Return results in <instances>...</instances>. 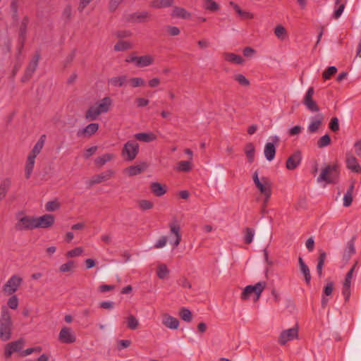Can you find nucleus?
<instances>
[{"mask_svg":"<svg viewBox=\"0 0 361 361\" xmlns=\"http://www.w3.org/2000/svg\"><path fill=\"white\" fill-rule=\"evenodd\" d=\"M13 324L8 310L3 307L0 317V339L7 341L11 339Z\"/></svg>","mask_w":361,"mask_h":361,"instance_id":"obj_1","label":"nucleus"},{"mask_svg":"<svg viewBox=\"0 0 361 361\" xmlns=\"http://www.w3.org/2000/svg\"><path fill=\"white\" fill-rule=\"evenodd\" d=\"M245 154L250 163H252L255 159V148L252 142H248L245 146Z\"/></svg>","mask_w":361,"mask_h":361,"instance_id":"obj_38","label":"nucleus"},{"mask_svg":"<svg viewBox=\"0 0 361 361\" xmlns=\"http://www.w3.org/2000/svg\"><path fill=\"white\" fill-rule=\"evenodd\" d=\"M22 282V279L16 275L12 276L4 286L3 290L8 295L15 293Z\"/></svg>","mask_w":361,"mask_h":361,"instance_id":"obj_13","label":"nucleus"},{"mask_svg":"<svg viewBox=\"0 0 361 361\" xmlns=\"http://www.w3.org/2000/svg\"><path fill=\"white\" fill-rule=\"evenodd\" d=\"M45 139H46V135H42L40 137V138L39 139V140L37 142V143L35 145L33 149L29 153V154L34 156V157H37L40 153L41 150L43 148V146H44V144L45 142Z\"/></svg>","mask_w":361,"mask_h":361,"instance_id":"obj_36","label":"nucleus"},{"mask_svg":"<svg viewBox=\"0 0 361 361\" xmlns=\"http://www.w3.org/2000/svg\"><path fill=\"white\" fill-rule=\"evenodd\" d=\"M337 72V68L335 66L328 67L322 73V78L324 80H329Z\"/></svg>","mask_w":361,"mask_h":361,"instance_id":"obj_51","label":"nucleus"},{"mask_svg":"<svg viewBox=\"0 0 361 361\" xmlns=\"http://www.w3.org/2000/svg\"><path fill=\"white\" fill-rule=\"evenodd\" d=\"M298 336V327H293L281 332L278 342L281 345H285L288 341L297 338Z\"/></svg>","mask_w":361,"mask_h":361,"instance_id":"obj_8","label":"nucleus"},{"mask_svg":"<svg viewBox=\"0 0 361 361\" xmlns=\"http://www.w3.org/2000/svg\"><path fill=\"white\" fill-rule=\"evenodd\" d=\"M23 345L24 341L22 338H20L18 341H13L6 344L4 350L5 357L6 359H8L11 357L13 353L21 351Z\"/></svg>","mask_w":361,"mask_h":361,"instance_id":"obj_12","label":"nucleus"},{"mask_svg":"<svg viewBox=\"0 0 361 361\" xmlns=\"http://www.w3.org/2000/svg\"><path fill=\"white\" fill-rule=\"evenodd\" d=\"M346 166L352 172L360 173L361 166L358 164L357 159L353 155L347 154H346Z\"/></svg>","mask_w":361,"mask_h":361,"instance_id":"obj_16","label":"nucleus"},{"mask_svg":"<svg viewBox=\"0 0 361 361\" xmlns=\"http://www.w3.org/2000/svg\"><path fill=\"white\" fill-rule=\"evenodd\" d=\"M147 167H148V165L147 163L142 162L140 164H137L135 166H131L128 167L126 169V173L129 176H133L140 174L142 172L145 171Z\"/></svg>","mask_w":361,"mask_h":361,"instance_id":"obj_19","label":"nucleus"},{"mask_svg":"<svg viewBox=\"0 0 361 361\" xmlns=\"http://www.w3.org/2000/svg\"><path fill=\"white\" fill-rule=\"evenodd\" d=\"M134 137L137 140L145 142H151L157 139V136L152 132L136 133Z\"/></svg>","mask_w":361,"mask_h":361,"instance_id":"obj_22","label":"nucleus"},{"mask_svg":"<svg viewBox=\"0 0 361 361\" xmlns=\"http://www.w3.org/2000/svg\"><path fill=\"white\" fill-rule=\"evenodd\" d=\"M35 158H36V157L32 156L30 154H28V156H27L25 168L26 178H29L30 174L32 172V170H33L34 166H35Z\"/></svg>","mask_w":361,"mask_h":361,"instance_id":"obj_37","label":"nucleus"},{"mask_svg":"<svg viewBox=\"0 0 361 361\" xmlns=\"http://www.w3.org/2000/svg\"><path fill=\"white\" fill-rule=\"evenodd\" d=\"M243 233L244 243L247 245H250L253 240L255 230L252 228L247 227L243 229Z\"/></svg>","mask_w":361,"mask_h":361,"instance_id":"obj_42","label":"nucleus"},{"mask_svg":"<svg viewBox=\"0 0 361 361\" xmlns=\"http://www.w3.org/2000/svg\"><path fill=\"white\" fill-rule=\"evenodd\" d=\"M334 290V283L332 281L327 283L324 287L323 295H331Z\"/></svg>","mask_w":361,"mask_h":361,"instance_id":"obj_61","label":"nucleus"},{"mask_svg":"<svg viewBox=\"0 0 361 361\" xmlns=\"http://www.w3.org/2000/svg\"><path fill=\"white\" fill-rule=\"evenodd\" d=\"M139 152V145L135 140H128L122 149V156L126 160L132 161L135 159Z\"/></svg>","mask_w":361,"mask_h":361,"instance_id":"obj_4","label":"nucleus"},{"mask_svg":"<svg viewBox=\"0 0 361 361\" xmlns=\"http://www.w3.org/2000/svg\"><path fill=\"white\" fill-rule=\"evenodd\" d=\"M97 150V146L91 147H90V148H88V149L85 150L84 154H83V157L85 159H88L92 154H94L96 152Z\"/></svg>","mask_w":361,"mask_h":361,"instance_id":"obj_64","label":"nucleus"},{"mask_svg":"<svg viewBox=\"0 0 361 361\" xmlns=\"http://www.w3.org/2000/svg\"><path fill=\"white\" fill-rule=\"evenodd\" d=\"M177 283L179 286H180L181 287H183L184 288H191V283L188 280V279L185 277H181L180 279H179L177 281Z\"/></svg>","mask_w":361,"mask_h":361,"instance_id":"obj_63","label":"nucleus"},{"mask_svg":"<svg viewBox=\"0 0 361 361\" xmlns=\"http://www.w3.org/2000/svg\"><path fill=\"white\" fill-rule=\"evenodd\" d=\"M126 75L113 77L109 79V84H110L113 87H122L126 83Z\"/></svg>","mask_w":361,"mask_h":361,"instance_id":"obj_40","label":"nucleus"},{"mask_svg":"<svg viewBox=\"0 0 361 361\" xmlns=\"http://www.w3.org/2000/svg\"><path fill=\"white\" fill-rule=\"evenodd\" d=\"M174 0H153L150 6L154 8H166L173 6Z\"/></svg>","mask_w":361,"mask_h":361,"instance_id":"obj_34","label":"nucleus"},{"mask_svg":"<svg viewBox=\"0 0 361 361\" xmlns=\"http://www.w3.org/2000/svg\"><path fill=\"white\" fill-rule=\"evenodd\" d=\"M162 324L171 329H177L179 326L178 319L168 313L162 314Z\"/></svg>","mask_w":361,"mask_h":361,"instance_id":"obj_17","label":"nucleus"},{"mask_svg":"<svg viewBox=\"0 0 361 361\" xmlns=\"http://www.w3.org/2000/svg\"><path fill=\"white\" fill-rule=\"evenodd\" d=\"M314 94V87H309L305 95L302 102L310 111L317 112L319 111V107L317 102L313 99Z\"/></svg>","mask_w":361,"mask_h":361,"instance_id":"obj_9","label":"nucleus"},{"mask_svg":"<svg viewBox=\"0 0 361 361\" xmlns=\"http://www.w3.org/2000/svg\"><path fill=\"white\" fill-rule=\"evenodd\" d=\"M152 192L157 197H161L166 192V187L159 182H152L150 185Z\"/></svg>","mask_w":361,"mask_h":361,"instance_id":"obj_27","label":"nucleus"},{"mask_svg":"<svg viewBox=\"0 0 361 361\" xmlns=\"http://www.w3.org/2000/svg\"><path fill=\"white\" fill-rule=\"evenodd\" d=\"M179 315L181 319H183L185 322H190L192 319L191 312L188 309L185 307L180 309Z\"/></svg>","mask_w":361,"mask_h":361,"instance_id":"obj_50","label":"nucleus"},{"mask_svg":"<svg viewBox=\"0 0 361 361\" xmlns=\"http://www.w3.org/2000/svg\"><path fill=\"white\" fill-rule=\"evenodd\" d=\"M129 82L133 87H142L145 85L144 79L141 78H131Z\"/></svg>","mask_w":361,"mask_h":361,"instance_id":"obj_55","label":"nucleus"},{"mask_svg":"<svg viewBox=\"0 0 361 361\" xmlns=\"http://www.w3.org/2000/svg\"><path fill=\"white\" fill-rule=\"evenodd\" d=\"M265 287L266 283L263 281L258 282L255 285H248L243 289L240 298L242 300H247L252 294H255V298L254 301L256 302L259 299Z\"/></svg>","mask_w":361,"mask_h":361,"instance_id":"obj_2","label":"nucleus"},{"mask_svg":"<svg viewBox=\"0 0 361 361\" xmlns=\"http://www.w3.org/2000/svg\"><path fill=\"white\" fill-rule=\"evenodd\" d=\"M233 79L243 87H249L250 85V80L247 78H246L245 76L243 75V74H235L233 76Z\"/></svg>","mask_w":361,"mask_h":361,"instance_id":"obj_45","label":"nucleus"},{"mask_svg":"<svg viewBox=\"0 0 361 361\" xmlns=\"http://www.w3.org/2000/svg\"><path fill=\"white\" fill-rule=\"evenodd\" d=\"M114 157V155L113 154L107 153L104 154L102 156L98 157L95 161V165L98 167H102L104 166L106 162L111 161Z\"/></svg>","mask_w":361,"mask_h":361,"instance_id":"obj_39","label":"nucleus"},{"mask_svg":"<svg viewBox=\"0 0 361 361\" xmlns=\"http://www.w3.org/2000/svg\"><path fill=\"white\" fill-rule=\"evenodd\" d=\"M355 237H353L352 239L348 241L345 250L343 252V258L346 261L349 260L350 257L355 253Z\"/></svg>","mask_w":361,"mask_h":361,"instance_id":"obj_25","label":"nucleus"},{"mask_svg":"<svg viewBox=\"0 0 361 361\" xmlns=\"http://www.w3.org/2000/svg\"><path fill=\"white\" fill-rule=\"evenodd\" d=\"M274 34L279 39L283 40L287 36V31L282 25H278L274 28Z\"/></svg>","mask_w":361,"mask_h":361,"instance_id":"obj_44","label":"nucleus"},{"mask_svg":"<svg viewBox=\"0 0 361 361\" xmlns=\"http://www.w3.org/2000/svg\"><path fill=\"white\" fill-rule=\"evenodd\" d=\"M55 222L53 214H47L41 216L35 217V228H49Z\"/></svg>","mask_w":361,"mask_h":361,"instance_id":"obj_11","label":"nucleus"},{"mask_svg":"<svg viewBox=\"0 0 361 361\" xmlns=\"http://www.w3.org/2000/svg\"><path fill=\"white\" fill-rule=\"evenodd\" d=\"M99 129V124L97 123H91L88 124L85 128L82 129H80L77 132V137H91L94 133H97V131Z\"/></svg>","mask_w":361,"mask_h":361,"instance_id":"obj_15","label":"nucleus"},{"mask_svg":"<svg viewBox=\"0 0 361 361\" xmlns=\"http://www.w3.org/2000/svg\"><path fill=\"white\" fill-rule=\"evenodd\" d=\"M173 17L180 18L183 19H189L191 17L190 13L188 12L184 8L175 6L172 12Z\"/></svg>","mask_w":361,"mask_h":361,"instance_id":"obj_32","label":"nucleus"},{"mask_svg":"<svg viewBox=\"0 0 361 361\" xmlns=\"http://www.w3.org/2000/svg\"><path fill=\"white\" fill-rule=\"evenodd\" d=\"M139 322L134 315L130 314L127 317V327L130 329L135 330L137 329Z\"/></svg>","mask_w":361,"mask_h":361,"instance_id":"obj_47","label":"nucleus"},{"mask_svg":"<svg viewBox=\"0 0 361 361\" xmlns=\"http://www.w3.org/2000/svg\"><path fill=\"white\" fill-rule=\"evenodd\" d=\"M112 105V99L109 97H104L99 104L95 106L101 114L107 113Z\"/></svg>","mask_w":361,"mask_h":361,"instance_id":"obj_21","label":"nucleus"},{"mask_svg":"<svg viewBox=\"0 0 361 361\" xmlns=\"http://www.w3.org/2000/svg\"><path fill=\"white\" fill-rule=\"evenodd\" d=\"M255 186L259 192V198H263L264 201V207H267L268 202L271 197L272 191H271V185L270 182H255Z\"/></svg>","mask_w":361,"mask_h":361,"instance_id":"obj_5","label":"nucleus"},{"mask_svg":"<svg viewBox=\"0 0 361 361\" xmlns=\"http://www.w3.org/2000/svg\"><path fill=\"white\" fill-rule=\"evenodd\" d=\"M30 22V18L27 16H25L20 24L18 30V39H27V26Z\"/></svg>","mask_w":361,"mask_h":361,"instance_id":"obj_20","label":"nucleus"},{"mask_svg":"<svg viewBox=\"0 0 361 361\" xmlns=\"http://www.w3.org/2000/svg\"><path fill=\"white\" fill-rule=\"evenodd\" d=\"M339 166L337 164L326 166L322 171L317 180H333L338 177Z\"/></svg>","mask_w":361,"mask_h":361,"instance_id":"obj_6","label":"nucleus"},{"mask_svg":"<svg viewBox=\"0 0 361 361\" xmlns=\"http://www.w3.org/2000/svg\"><path fill=\"white\" fill-rule=\"evenodd\" d=\"M150 17V13L147 11H143L141 13H133L130 14L128 18V21L132 23L139 22L142 23L145 22L147 18Z\"/></svg>","mask_w":361,"mask_h":361,"instance_id":"obj_23","label":"nucleus"},{"mask_svg":"<svg viewBox=\"0 0 361 361\" xmlns=\"http://www.w3.org/2000/svg\"><path fill=\"white\" fill-rule=\"evenodd\" d=\"M114 173L112 169L107 170L99 174L96 180H108L114 178Z\"/></svg>","mask_w":361,"mask_h":361,"instance_id":"obj_49","label":"nucleus"},{"mask_svg":"<svg viewBox=\"0 0 361 361\" xmlns=\"http://www.w3.org/2000/svg\"><path fill=\"white\" fill-rule=\"evenodd\" d=\"M83 252V250L78 247H75L70 251H68L67 252V256L68 257H78V256H80Z\"/></svg>","mask_w":361,"mask_h":361,"instance_id":"obj_60","label":"nucleus"},{"mask_svg":"<svg viewBox=\"0 0 361 361\" xmlns=\"http://www.w3.org/2000/svg\"><path fill=\"white\" fill-rule=\"evenodd\" d=\"M301 161L300 152H298L290 156L286 161V168L289 170L295 169Z\"/></svg>","mask_w":361,"mask_h":361,"instance_id":"obj_18","label":"nucleus"},{"mask_svg":"<svg viewBox=\"0 0 361 361\" xmlns=\"http://www.w3.org/2000/svg\"><path fill=\"white\" fill-rule=\"evenodd\" d=\"M331 137L328 134L322 136L317 141V146L319 148H323L331 144Z\"/></svg>","mask_w":361,"mask_h":361,"instance_id":"obj_52","label":"nucleus"},{"mask_svg":"<svg viewBox=\"0 0 361 361\" xmlns=\"http://www.w3.org/2000/svg\"><path fill=\"white\" fill-rule=\"evenodd\" d=\"M192 169V163L189 161H180L178 164V170L188 172Z\"/></svg>","mask_w":361,"mask_h":361,"instance_id":"obj_53","label":"nucleus"},{"mask_svg":"<svg viewBox=\"0 0 361 361\" xmlns=\"http://www.w3.org/2000/svg\"><path fill=\"white\" fill-rule=\"evenodd\" d=\"M101 114L99 109L96 107L95 105H92L88 108L87 111L85 112V118L88 121H95L98 118L99 116Z\"/></svg>","mask_w":361,"mask_h":361,"instance_id":"obj_33","label":"nucleus"},{"mask_svg":"<svg viewBox=\"0 0 361 361\" xmlns=\"http://www.w3.org/2000/svg\"><path fill=\"white\" fill-rule=\"evenodd\" d=\"M298 262H299L300 270L305 276V283L307 285H310V281H311V274H310L309 267L304 262L302 257H299Z\"/></svg>","mask_w":361,"mask_h":361,"instance_id":"obj_30","label":"nucleus"},{"mask_svg":"<svg viewBox=\"0 0 361 361\" xmlns=\"http://www.w3.org/2000/svg\"><path fill=\"white\" fill-rule=\"evenodd\" d=\"M17 231H29L35 229V216H24L20 218L15 224Z\"/></svg>","mask_w":361,"mask_h":361,"instance_id":"obj_7","label":"nucleus"},{"mask_svg":"<svg viewBox=\"0 0 361 361\" xmlns=\"http://www.w3.org/2000/svg\"><path fill=\"white\" fill-rule=\"evenodd\" d=\"M40 58H41L40 51H35L31 61H30L27 66L26 67L25 72L23 73V75L21 78L22 82H26L31 79L33 73L35 72V71L37 68L38 63H39Z\"/></svg>","mask_w":361,"mask_h":361,"instance_id":"obj_3","label":"nucleus"},{"mask_svg":"<svg viewBox=\"0 0 361 361\" xmlns=\"http://www.w3.org/2000/svg\"><path fill=\"white\" fill-rule=\"evenodd\" d=\"M326 259V253L324 250H320L319 251V257L317 259V272L319 278H321L323 275V268L324 266Z\"/></svg>","mask_w":361,"mask_h":361,"instance_id":"obj_26","label":"nucleus"},{"mask_svg":"<svg viewBox=\"0 0 361 361\" xmlns=\"http://www.w3.org/2000/svg\"><path fill=\"white\" fill-rule=\"evenodd\" d=\"M60 207L59 203L54 200V201H49L47 202L45 204V209L48 212H54L58 209Z\"/></svg>","mask_w":361,"mask_h":361,"instance_id":"obj_56","label":"nucleus"},{"mask_svg":"<svg viewBox=\"0 0 361 361\" xmlns=\"http://www.w3.org/2000/svg\"><path fill=\"white\" fill-rule=\"evenodd\" d=\"M59 341L61 343L71 344L75 342L76 336L71 328L63 326L59 332Z\"/></svg>","mask_w":361,"mask_h":361,"instance_id":"obj_10","label":"nucleus"},{"mask_svg":"<svg viewBox=\"0 0 361 361\" xmlns=\"http://www.w3.org/2000/svg\"><path fill=\"white\" fill-rule=\"evenodd\" d=\"M138 206L142 210L145 211L152 209L154 203L149 200H141L138 201Z\"/></svg>","mask_w":361,"mask_h":361,"instance_id":"obj_54","label":"nucleus"},{"mask_svg":"<svg viewBox=\"0 0 361 361\" xmlns=\"http://www.w3.org/2000/svg\"><path fill=\"white\" fill-rule=\"evenodd\" d=\"M271 140L273 142H267L264 146V156L269 161H272L275 157L276 147L274 143L278 144L279 142V138L277 136L271 137Z\"/></svg>","mask_w":361,"mask_h":361,"instance_id":"obj_14","label":"nucleus"},{"mask_svg":"<svg viewBox=\"0 0 361 361\" xmlns=\"http://www.w3.org/2000/svg\"><path fill=\"white\" fill-rule=\"evenodd\" d=\"M180 226L178 224H170V230L175 235V240L173 244V247H176L181 241V234L180 233Z\"/></svg>","mask_w":361,"mask_h":361,"instance_id":"obj_35","label":"nucleus"},{"mask_svg":"<svg viewBox=\"0 0 361 361\" xmlns=\"http://www.w3.org/2000/svg\"><path fill=\"white\" fill-rule=\"evenodd\" d=\"M74 262L73 261H68V262L63 264L60 268L59 270L61 272H69L73 270L74 268Z\"/></svg>","mask_w":361,"mask_h":361,"instance_id":"obj_57","label":"nucleus"},{"mask_svg":"<svg viewBox=\"0 0 361 361\" xmlns=\"http://www.w3.org/2000/svg\"><path fill=\"white\" fill-rule=\"evenodd\" d=\"M341 0H336V1H335L336 6L338 5V6L336 8V10L334 11V13L333 14V17L335 19L339 18L340 16H341L342 13L344 11L345 4H343V3L341 4Z\"/></svg>","mask_w":361,"mask_h":361,"instance_id":"obj_48","label":"nucleus"},{"mask_svg":"<svg viewBox=\"0 0 361 361\" xmlns=\"http://www.w3.org/2000/svg\"><path fill=\"white\" fill-rule=\"evenodd\" d=\"M204 8L209 11L216 12L219 10L220 6L214 0H204Z\"/></svg>","mask_w":361,"mask_h":361,"instance_id":"obj_43","label":"nucleus"},{"mask_svg":"<svg viewBox=\"0 0 361 361\" xmlns=\"http://www.w3.org/2000/svg\"><path fill=\"white\" fill-rule=\"evenodd\" d=\"M8 306L13 310H16L18 305V299L16 295L11 296L7 302Z\"/></svg>","mask_w":361,"mask_h":361,"instance_id":"obj_58","label":"nucleus"},{"mask_svg":"<svg viewBox=\"0 0 361 361\" xmlns=\"http://www.w3.org/2000/svg\"><path fill=\"white\" fill-rule=\"evenodd\" d=\"M323 116L322 114H317L314 119L310 123L308 127V131L311 133H316L320 126L322 124Z\"/></svg>","mask_w":361,"mask_h":361,"instance_id":"obj_31","label":"nucleus"},{"mask_svg":"<svg viewBox=\"0 0 361 361\" xmlns=\"http://www.w3.org/2000/svg\"><path fill=\"white\" fill-rule=\"evenodd\" d=\"M169 270L166 264H161L159 265L157 271V274L160 279H164L169 274Z\"/></svg>","mask_w":361,"mask_h":361,"instance_id":"obj_46","label":"nucleus"},{"mask_svg":"<svg viewBox=\"0 0 361 361\" xmlns=\"http://www.w3.org/2000/svg\"><path fill=\"white\" fill-rule=\"evenodd\" d=\"M224 59L232 63L241 65L244 63V59L238 54L230 52L224 53Z\"/></svg>","mask_w":361,"mask_h":361,"instance_id":"obj_24","label":"nucleus"},{"mask_svg":"<svg viewBox=\"0 0 361 361\" xmlns=\"http://www.w3.org/2000/svg\"><path fill=\"white\" fill-rule=\"evenodd\" d=\"M154 61V59L151 55H144L137 57L136 66L142 68L152 65Z\"/></svg>","mask_w":361,"mask_h":361,"instance_id":"obj_28","label":"nucleus"},{"mask_svg":"<svg viewBox=\"0 0 361 361\" xmlns=\"http://www.w3.org/2000/svg\"><path fill=\"white\" fill-rule=\"evenodd\" d=\"M133 47L132 43L127 42V41H123L119 40L115 45H114V50L116 51H126L130 49H132Z\"/></svg>","mask_w":361,"mask_h":361,"instance_id":"obj_41","label":"nucleus"},{"mask_svg":"<svg viewBox=\"0 0 361 361\" xmlns=\"http://www.w3.org/2000/svg\"><path fill=\"white\" fill-rule=\"evenodd\" d=\"M329 128L333 132H336L339 130L338 119L336 117H333L329 125Z\"/></svg>","mask_w":361,"mask_h":361,"instance_id":"obj_59","label":"nucleus"},{"mask_svg":"<svg viewBox=\"0 0 361 361\" xmlns=\"http://www.w3.org/2000/svg\"><path fill=\"white\" fill-rule=\"evenodd\" d=\"M230 4L233 6L235 11L243 19H253L255 16L252 13L242 10L240 7L233 1H231Z\"/></svg>","mask_w":361,"mask_h":361,"instance_id":"obj_29","label":"nucleus"},{"mask_svg":"<svg viewBox=\"0 0 361 361\" xmlns=\"http://www.w3.org/2000/svg\"><path fill=\"white\" fill-rule=\"evenodd\" d=\"M353 202V195L350 194L349 192H346L343 197V206L348 207L351 205Z\"/></svg>","mask_w":361,"mask_h":361,"instance_id":"obj_62","label":"nucleus"}]
</instances>
